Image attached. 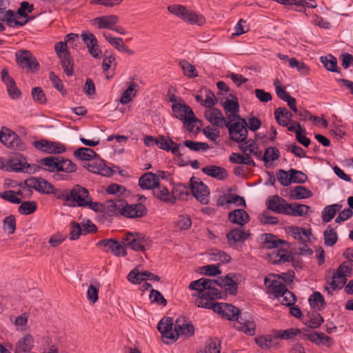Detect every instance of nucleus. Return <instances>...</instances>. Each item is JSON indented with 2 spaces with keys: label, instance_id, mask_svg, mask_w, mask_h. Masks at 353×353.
Wrapping results in <instances>:
<instances>
[{
  "label": "nucleus",
  "instance_id": "nucleus-1",
  "mask_svg": "<svg viewBox=\"0 0 353 353\" xmlns=\"http://www.w3.org/2000/svg\"><path fill=\"white\" fill-rule=\"evenodd\" d=\"M297 334L319 345L329 346L332 343V338L324 332H279L278 334L261 335L255 338V341L261 348H270L277 345L281 339H294Z\"/></svg>",
  "mask_w": 353,
  "mask_h": 353
},
{
  "label": "nucleus",
  "instance_id": "nucleus-2",
  "mask_svg": "<svg viewBox=\"0 0 353 353\" xmlns=\"http://www.w3.org/2000/svg\"><path fill=\"white\" fill-rule=\"evenodd\" d=\"M217 283L216 280L207 278H201L190 283L189 288L197 291L198 298L195 303L198 307H208L212 300L222 298V292L216 288Z\"/></svg>",
  "mask_w": 353,
  "mask_h": 353
},
{
  "label": "nucleus",
  "instance_id": "nucleus-3",
  "mask_svg": "<svg viewBox=\"0 0 353 353\" xmlns=\"http://www.w3.org/2000/svg\"><path fill=\"white\" fill-rule=\"evenodd\" d=\"M168 10L171 14L191 25L203 26L206 22L203 15L197 14L194 10L183 5H171L168 7Z\"/></svg>",
  "mask_w": 353,
  "mask_h": 353
},
{
  "label": "nucleus",
  "instance_id": "nucleus-4",
  "mask_svg": "<svg viewBox=\"0 0 353 353\" xmlns=\"http://www.w3.org/2000/svg\"><path fill=\"white\" fill-rule=\"evenodd\" d=\"M0 141L8 148L23 151L26 145L14 131L6 127L0 130Z\"/></svg>",
  "mask_w": 353,
  "mask_h": 353
},
{
  "label": "nucleus",
  "instance_id": "nucleus-5",
  "mask_svg": "<svg viewBox=\"0 0 353 353\" xmlns=\"http://www.w3.org/2000/svg\"><path fill=\"white\" fill-rule=\"evenodd\" d=\"M207 308L212 309L214 312L230 321L239 320L241 314L239 308L225 303H213L212 301Z\"/></svg>",
  "mask_w": 353,
  "mask_h": 353
},
{
  "label": "nucleus",
  "instance_id": "nucleus-6",
  "mask_svg": "<svg viewBox=\"0 0 353 353\" xmlns=\"http://www.w3.org/2000/svg\"><path fill=\"white\" fill-rule=\"evenodd\" d=\"M123 243L125 247L134 251H145L150 246V241L139 233H126L123 238Z\"/></svg>",
  "mask_w": 353,
  "mask_h": 353
},
{
  "label": "nucleus",
  "instance_id": "nucleus-7",
  "mask_svg": "<svg viewBox=\"0 0 353 353\" xmlns=\"http://www.w3.org/2000/svg\"><path fill=\"white\" fill-rule=\"evenodd\" d=\"M352 268L347 265V262H343L337 268L336 272L332 276V280L327 283L332 290L341 289L347 281V278L351 276Z\"/></svg>",
  "mask_w": 353,
  "mask_h": 353
},
{
  "label": "nucleus",
  "instance_id": "nucleus-8",
  "mask_svg": "<svg viewBox=\"0 0 353 353\" xmlns=\"http://www.w3.org/2000/svg\"><path fill=\"white\" fill-rule=\"evenodd\" d=\"M18 65L28 72H35L39 68V63L33 54L28 50H19L15 54Z\"/></svg>",
  "mask_w": 353,
  "mask_h": 353
},
{
  "label": "nucleus",
  "instance_id": "nucleus-9",
  "mask_svg": "<svg viewBox=\"0 0 353 353\" xmlns=\"http://www.w3.org/2000/svg\"><path fill=\"white\" fill-rule=\"evenodd\" d=\"M192 195L203 204H208L210 201V190L203 181L194 176L190 181Z\"/></svg>",
  "mask_w": 353,
  "mask_h": 353
},
{
  "label": "nucleus",
  "instance_id": "nucleus-10",
  "mask_svg": "<svg viewBox=\"0 0 353 353\" xmlns=\"http://www.w3.org/2000/svg\"><path fill=\"white\" fill-rule=\"evenodd\" d=\"M228 130L231 140L238 143L244 142L248 134L246 120L241 119V122L236 121L232 125L229 124Z\"/></svg>",
  "mask_w": 353,
  "mask_h": 353
},
{
  "label": "nucleus",
  "instance_id": "nucleus-11",
  "mask_svg": "<svg viewBox=\"0 0 353 353\" xmlns=\"http://www.w3.org/2000/svg\"><path fill=\"white\" fill-rule=\"evenodd\" d=\"M264 284L268 289V293L275 298L281 297L287 289L285 285L280 281V275L270 274L264 279Z\"/></svg>",
  "mask_w": 353,
  "mask_h": 353
},
{
  "label": "nucleus",
  "instance_id": "nucleus-12",
  "mask_svg": "<svg viewBox=\"0 0 353 353\" xmlns=\"http://www.w3.org/2000/svg\"><path fill=\"white\" fill-rule=\"evenodd\" d=\"M121 215L130 219H137L145 216L148 213L146 207L141 203L128 204L124 202Z\"/></svg>",
  "mask_w": 353,
  "mask_h": 353
},
{
  "label": "nucleus",
  "instance_id": "nucleus-13",
  "mask_svg": "<svg viewBox=\"0 0 353 353\" xmlns=\"http://www.w3.org/2000/svg\"><path fill=\"white\" fill-rule=\"evenodd\" d=\"M70 201L79 207H87L90 196L88 190L79 185H76L70 190Z\"/></svg>",
  "mask_w": 353,
  "mask_h": 353
},
{
  "label": "nucleus",
  "instance_id": "nucleus-14",
  "mask_svg": "<svg viewBox=\"0 0 353 353\" xmlns=\"http://www.w3.org/2000/svg\"><path fill=\"white\" fill-rule=\"evenodd\" d=\"M1 79L6 84L7 91L10 98L17 99L21 96V91L17 87L14 80L9 75L8 71L6 68H3L1 72Z\"/></svg>",
  "mask_w": 353,
  "mask_h": 353
},
{
  "label": "nucleus",
  "instance_id": "nucleus-15",
  "mask_svg": "<svg viewBox=\"0 0 353 353\" xmlns=\"http://www.w3.org/2000/svg\"><path fill=\"white\" fill-rule=\"evenodd\" d=\"M119 17L117 15H107L96 17L91 20V24L97 26L99 29H114V26L119 22Z\"/></svg>",
  "mask_w": 353,
  "mask_h": 353
},
{
  "label": "nucleus",
  "instance_id": "nucleus-16",
  "mask_svg": "<svg viewBox=\"0 0 353 353\" xmlns=\"http://www.w3.org/2000/svg\"><path fill=\"white\" fill-rule=\"evenodd\" d=\"M97 245L104 247L105 248V252L111 250V252L116 256H124L127 254L124 247L113 239L101 240L97 243Z\"/></svg>",
  "mask_w": 353,
  "mask_h": 353
},
{
  "label": "nucleus",
  "instance_id": "nucleus-17",
  "mask_svg": "<svg viewBox=\"0 0 353 353\" xmlns=\"http://www.w3.org/2000/svg\"><path fill=\"white\" fill-rule=\"evenodd\" d=\"M8 167L11 171L30 172V165L27 163L26 157L17 153L9 160Z\"/></svg>",
  "mask_w": 353,
  "mask_h": 353
},
{
  "label": "nucleus",
  "instance_id": "nucleus-18",
  "mask_svg": "<svg viewBox=\"0 0 353 353\" xmlns=\"http://www.w3.org/2000/svg\"><path fill=\"white\" fill-rule=\"evenodd\" d=\"M205 119L213 125L223 128L225 124V118L221 111L217 108H210L205 112Z\"/></svg>",
  "mask_w": 353,
  "mask_h": 353
},
{
  "label": "nucleus",
  "instance_id": "nucleus-19",
  "mask_svg": "<svg viewBox=\"0 0 353 353\" xmlns=\"http://www.w3.org/2000/svg\"><path fill=\"white\" fill-rule=\"evenodd\" d=\"M156 145H159V147L162 150L171 151L175 156L181 154L179 150L181 145L175 143L172 139L169 137L160 136L157 139Z\"/></svg>",
  "mask_w": 353,
  "mask_h": 353
},
{
  "label": "nucleus",
  "instance_id": "nucleus-20",
  "mask_svg": "<svg viewBox=\"0 0 353 353\" xmlns=\"http://www.w3.org/2000/svg\"><path fill=\"white\" fill-rule=\"evenodd\" d=\"M266 205L268 209L280 214L285 213L287 202L282 197L278 195L270 196L266 201Z\"/></svg>",
  "mask_w": 353,
  "mask_h": 353
},
{
  "label": "nucleus",
  "instance_id": "nucleus-21",
  "mask_svg": "<svg viewBox=\"0 0 353 353\" xmlns=\"http://www.w3.org/2000/svg\"><path fill=\"white\" fill-rule=\"evenodd\" d=\"M103 37L109 42V43L117 48L119 51L125 52L128 55L134 54V51L130 49L123 42L121 37H112L110 33L103 32L102 33Z\"/></svg>",
  "mask_w": 353,
  "mask_h": 353
},
{
  "label": "nucleus",
  "instance_id": "nucleus-22",
  "mask_svg": "<svg viewBox=\"0 0 353 353\" xmlns=\"http://www.w3.org/2000/svg\"><path fill=\"white\" fill-rule=\"evenodd\" d=\"M139 183L143 189H154L159 183V179L152 172H146L140 177Z\"/></svg>",
  "mask_w": 353,
  "mask_h": 353
},
{
  "label": "nucleus",
  "instance_id": "nucleus-23",
  "mask_svg": "<svg viewBox=\"0 0 353 353\" xmlns=\"http://www.w3.org/2000/svg\"><path fill=\"white\" fill-rule=\"evenodd\" d=\"M310 208L304 204H300L298 203H288L286 205V210H285L284 214L290 215L293 216H304L307 214V212Z\"/></svg>",
  "mask_w": 353,
  "mask_h": 353
},
{
  "label": "nucleus",
  "instance_id": "nucleus-24",
  "mask_svg": "<svg viewBox=\"0 0 353 353\" xmlns=\"http://www.w3.org/2000/svg\"><path fill=\"white\" fill-rule=\"evenodd\" d=\"M228 219L233 223L244 225L250 221V216L245 210L236 209L229 213Z\"/></svg>",
  "mask_w": 353,
  "mask_h": 353
},
{
  "label": "nucleus",
  "instance_id": "nucleus-25",
  "mask_svg": "<svg viewBox=\"0 0 353 353\" xmlns=\"http://www.w3.org/2000/svg\"><path fill=\"white\" fill-rule=\"evenodd\" d=\"M174 117L181 121L184 120L188 116H193V111L191 108L180 103H174L172 105Z\"/></svg>",
  "mask_w": 353,
  "mask_h": 353
},
{
  "label": "nucleus",
  "instance_id": "nucleus-26",
  "mask_svg": "<svg viewBox=\"0 0 353 353\" xmlns=\"http://www.w3.org/2000/svg\"><path fill=\"white\" fill-rule=\"evenodd\" d=\"M261 239L263 241L261 246L265 249H273L278 248L280 244L288 245L285 241L278 239L276 236L272 234L264 233L261 235Z\"/></svg>",
  "mask_w": 353,
  "mask_h": 353
},
{
  "label": "nucleus",
  "instance_id": "nucleus-27",
  "mask_svg": "<svg viewBox=\"0 0 353 353\" xmlns=\"http://www.w3.org/2000/svg\"><path fill=\"white\" fill-rule=\"evenodd\" d=\"M274 117L280 125L285 127L292 120L293 114L285 108H278L274 111Z\"/></svg>",
  "mask_w": 353,
  "mask_h": 353
},
{
  "label": "nucleus",
  "instance_id": "nucleus-28",
  "mask_svg": "<svg viewBox=\"0 0 353 353\" xmlns=\"http://www.w3.org/2000/svg\"><path fill=\"white\" fill-rule=\"evenodd\" d=\"M249 235L250 233L241 230L239 228H234L231 230L227 234V239L228 243L230 245H233L239 242H244Z\"/></svg>",
  "mask_w": 353,
  "mask_h": 353
},
{
  "label": "nucleus",
  "instance_id": "nucleus-29",
  "mask_svg": "<svg viewBox=\"0 0 353 353\" xmlns=\"http://www.w3.org/2000/svg\"><path fill=\"white\" fill-rule=\"evenodd\" d=\"M237 328L241 331H255L256 324L253 317L248 313H245L243 316H239Z\"/></svg>",
  "mask_w": 353,
  "mask_h": 353
},
{
  "label": "nucleus",
  "instance_id": "nucleus-30",
  "mask_svg": "<svg viewBox=\"0 0 353 353\" xmlns=\"http://www.w3.org/2000/svg\"><path fill=\"white\" fill-rule=\"evenodd\" d=\"M216 281H218L216 285L225 288V290L230 294L234 295L236 294L238 285L230 276V274L226 275L224 278H219L218 280H216Z\"/></svg>",
  "mask_w": 353,
  "mask_h": 353
},
{
  "label": "nucleus",
  "instance_id": "nucleus-31",
  "mask_svg": "<svg viewBox=\"0 0 353 353\" xmlns=\"http://www.w3.org/2000/svg\"><path fill=\"white\" fill-rule=\"evenodd\" d=\"M202 172L214 178L224 179L228 176L227 171L225 168L216 165H209L202 168Z\"/></svg>",
  "mask_w": 353,
  "mask_h": 353
},
{
  "label": "nucleus",
  "instance_id": "nucleus-32",
  "mask_svg": "<svg viewBox=\"0 0 353 353\" xmlns=\"http://www.w3.org/2000/svg\"><path fill=\"white\" fill-rule=\"evenodd\" d=\"M303 322L311 328H317L323 322V319L316 311H312L303 317Z\"/></svg>",
  "mask_w": 353,
  "mask_h": 353
},
{
  "label": "nucleus",
  "instance_id": "nucleus-33",
  "mask_svg": "<svg viewBox=\"0 0 353 353\" xmlns=\"http://www.w3.org/2000/svg\"><path fill=\"white\" fill-rule=\"evenodd\" d=\"M85 167L89 171L103 176H108L112 174V170L107 167L101 160L97 161L96 163H88Z\"/></svg>",
  "mask_w": 353,
  "mask_h": 353
},
{
  "label": "nucleus",
  "instance_id": "nucleus-34",
  "mask_svg": "<svg viewBox=\"0 0 353 353\" xmlns=\"http://www.w3.org/2000/svg\"><path fill=\"white\" fill-rule=\"evenodd\" d=\"M19 16L14 15L12 10H8L5 12L3 20L6 21L7 25L12 28L21 27L28 21V19L25 21H20L19 20Z\"/></svg>",
  "mask_w": 353,
  "mask_h": 353
},
{
  "label": "nucleus",
  "instance_id": "nucleus-35",
  "mask_svg": "<svg viewBox=\"0 0 353 353\" xmlns=\"http://www.w3.org/2000/svg\"><path fill=\"white\" fill-rule=\"evenodd\" d=\"M308 301L310 306L316 310H322L326 307L325 299L319 292H314L311 294Z\"/></svg>",
  "mask_w": 353,
  "mask_h": 353
},
{
  "label": "nucleus",
  "instance_id": "nucleus-36",
  "mask_svg": "<svg viewBox=\"0 0 353 353\" xmlns=\"http://www.w3.org/2000/svg\"><path fill=\"white\" fill-rule=\"evenodd\" d=\"M74 156L80 161H89L93 158L97 157L98 154L92 149L80 148L74 152Z\"/></svg>",
  "mask_w": 353,
  "mask_h": 353
},
{
  "label": "nucleus",
  "instance_id": "nucleus-37",
  "mask_svg": "<svg viewBox=\"0 0 353 353\" xmlns=\"http://www.w3.org/2000/svg\"><path fill=\"white\" fill-rule=\"evenodd\" d=\"M139 85L135 82H131L128 88L123 92L120 99L121 103L125 105L132 101L133 97L136 96L137 90L136 88Z\"/></svg>",
  "mask_w": 353,
  "mask_h": 353
},
{
  "label": "nucleus",
  "instance_id": "nucleus-38",
  "mask_svg": "<svg viewBox=\"0 0 353 353\" xmlns=\"http://www.w3.org/2000/svg\"><path fill=\"white\" fill-rule=\"evenodd\" d=\"M174 331H194V327L190 320L181 316L175 321Z\"/></svg>",
  "mask_w": 353,
  "mask_h": 353
},
{
  "label": "nucleus",
  "instance_id": "nucleus-39",
  "mask_svg": "<svg viewBox=\"0 0 353 353\" xmlns=\"http://www.w3.org/2000/svg\"><path fill=\"white\" fill-rule=\"evenodd\" d=\"M194 332H161V339L165 344H172L178 340L181 335L186 334V338L192 336Z\"/></svg>",
  "mask_w": 353,
  "mask_h": 353
},
{
  "label": "nucleus",
  "instance_id": "nucleus-40",
  "mask_svg": "<svg viewBox=\"0 0 353 353\" xmlns=\"http://www.w3.org/2000/svg\"><path fill=\"white\" fill-rule=\"evenodd\" d=\"M59 59L65 73L68 76H72L74 74V61L70 54H63Z\"/></svg>",
  "mask_w": 353,
  "mask_h": 353
},
{
  "label": "nucleus",
  "instance_id": "nucleus-41",
  "mask_svg": "<svg viewBox=\"0 0 353 353\" xmlns=\"http://www.w3.org/2000/svg\"><path fill=\"white\" fill-rule=\"evenodd\" d=\"M312 196V192L309 189L303 186H296L294 188L290 195V197L293 199H302L310 198Z\"/></svg>",
  "mask_w": 353,
  "mask_h": 353
},
{
  "label": "nucleus",
  "instance_id": "nucleus-42",
  "mask_svg": "<svg viewBox=\"0 0 353 353\" xmlns=\"http://www.w3.org/2000/svg\"><path fill=\"white\" fill-rule=\"evenodd\" d=\"M34 345V339L32 336L28 334L19 340L17 347L19 350L24 352H30Z\"/></svg>",
  "mask_w": 353,
  "mask_h": 353
},
{
  "label": "nucleus",
  "instance_id": "nucleus-43",
  "mask_svg": "<svg viewBox=\"0 0 353 353\" xmlns=\"http://www.w3.org/2000/svg\"><path fill=\"white\" fill-rule=\"evenodd\" d=\"M274 263H281L288 262L292 260V255L285 249L278 250L272 254Z\"/></svg>",
  "mask_w": 353,
  "mask_h": 353
},
{
  "label": "nucleus",
  "instance_id": "nucleus-44",
  "mask_svg": "<svg viewBox=\"0 0 353 353\" xmlns=\"http://www.w3.org/2000/svg\"><path fill=\"white\" fill-rule=\"evenodd\" d=\"M153 193L157 198L163 201L174 203V199L170 196L168 189L160 186L159 184L154 189Z\"/></svg>",
  "mask_w": 353,
  "mask_h": 353
},
{
  "label": "nucleus",
  "instance_id": "nucleus-45",
  "mask_svg": "<svg viewBox=\"0 0 353 353\" xmlns=\"http://www.w3.org/2000/svg\"><path fill=\"white\" fill-rule=\"evenodd\" d=\"M321 61L324 67L329 71L338 72L337 59L334 56L330 54L325 57H321Z\"/></svg>",
  "mask_w": 353,
  "mask_h": 353
},
{
  "label": "nucleus",
  "instance_id": "nucleus-46",
  "mask_svg": "<svg viewBox=\"0 0 353 353\" xmlns=\"http://www.w3.org/2000/svg\"><path fill=\"white\" fill-rule=\"evenodd\" d=\"M183 74L189 78H194L198 77V72L195 67L186 60H181L179 62Z\"/></svg>",
  "mask_w": 353,
  "mask_h": 353
},
{
  "label": "nucleus",
  "instance_id": "nucleus-47",
  "mask_svg": "<svg viewBox=\"0 0 353 353\" xmlns=\"http://www.w3.org/2000/svg\"><path fill=\"white\" fill-rule=\"evenodd\" d=\"M147 271L140 272L137 269L132 270L128 275V279L130 282L135 284H139L143 281H147Z\"/></svg>",
  "mask_w": 353,
  "mask_h": 353
},
{
  "label": "nucleus",
  "instance_id": "nucleus-48",
  "mask_svg": "<svg viewBox=\"0 0 353 353\" xmlns=\"http://www.w3.org/2000/svg\"><path fill=\"white\" fill-rule=\"evenodd\" d=\"M338 240V235L334 229L328 226L324 232V241L327 246H333Z\"/></svg>",
  "mask_w": 353,
  "mask_h": 353
},
{
  "label": "nucleus",
  "instance_id": "nucleus-49",
  "mask_svg": "<svg viewBox=\"0 0 353 353\" xmlns=\"http://www.w3.org/2000/svg\"><path fill=\"white\" fill-rule=\"evenodd\" d=\"M37 208V204L35 201H24L18 208L20 214L23 215H28L34 213Z\"/></svg>",
  "mask_w": 353,
  "mask_h": 353
},
{
  "label": "nucleus",
  "instance_id": "nucleus-50",
  "mask_svg": "<svg viewBox=\"0 0 353 353\" xmlns=\"http://www.w3.org/2000/svg\"><path fill=\"white\" fill-rule=\"evenodd\" d=\"M279 157L280 152L278 148L275 147H268L266 148L263 156V161L265 163L269 161H274L278 160Z\"/></svg>",
  "mask_w": 353,
  "mask_h": 353
},
{
  "label": "nucleus",
  "instance_id": "nucleus-51",
  "mask_svg": "<svg viewBox=\"0 0 353 353\" xmlns=\"http://www.w3.org/2000/svg\"><path fill=\"white\" fill-rule=\"evenodd\" d=\"M40 164L48 167L50 172L58 171L59 158L54 157H48L40 160Z\"/></svg>",
  "mask_w": 353,
  "mask_h": 353
},
{
  "label": "nucleus",
  "instance_id": "nucleus-52",
  "mask_svg": "<svg viewBox=\"0 0 353 353\" xmlns=\"http://www.w3.org/2000/svg\"><path fill=\"white\" fill-rule=\"evenodd\" d=\"M77 165L69 159H59L58 171H62L67 173L74 172L77 170Z\"/></svg>",
  "mask_w": 353,
  "mask_h": 353
},
{
  "label": "nucleus",
  "instance_id": "nucleus-53",
  "mask_svg": "<svg viewBox=\"0 0 353 353\" xmlns=\"http://www.w3.org/2000/svg\"><path fill=\"white\" fill-rule=\"evenodd\" d=\"M222 105L224 108L225 113H238L239 111V104L237 99H227L223 103Z\"/></svg>",
  "mask_w": 353,
  "mask_h": 353
},
{
  "label": "nucleus",
  "instance_id": "nucleus-54",
  "mask_svg": "<svg viewBox=\"0 0 353 353\" xmlns=\"http://www.w3.org/2000/svg\"><path fill=\"white\" fill-rule=\"evenodd\" d=\"M172 198L174 199V201L177 198L181 200H183L185 199L187 196L189 195V188L183 184H177L173 190Z\"/></svg>",
  "mask_w": 353,
  "mask_h": 353
},
{
  "label": "nucleus",
  "instance_id": "nucleus-55",
  "mask_svg": "<svg viewBox=\"0 0 353 353\" xmlns=\"http://www.w3.org/2000/svg\"><path fill=\"white\" fill-rule=\"evenodd\" d=\"M184 145L192 151H205L210 148L209 145L204 142H197L191 140H186Z\"/></svg>",
  "mask_w": 353,
  "mask_h": 353
},
{
  "label": "nucleus",
  "instance_id": "nucleus-56",
  "mask_svg": "<svg viewBox=\"0 0 353 353\" xmlns=\"http://www.w3.org/2000/svg\"><path fill=\"white\" fill-rule=\"evenodd\" d=\"M289 65L292 68H296L303 75H307L309 73L310 68L305 63L299 61L296 58L290 59Z\"/></svg>",
  "mask_w": 353,
  "mask_h": 353
},
{
  "label": "nucleus",
  "instance_id": "nucleus-57",
  "mask_svg": "<svg viewBox=\"0 0 353 353\" xmlns=\"http://www.w3.org/2000/svg\"><path fill=\"white\" fill-rule=\"evenodd\" d=\"M29 314L27 313H23L22 314L14 316H10V320L13 323L17 329H23V327L28 323Z\"/></svg>",
  "mask_w": 353,
  "mask_h": 353
},
{
  "label": "nucleus",
  "instance_id": "nucleus-58",
  "mask_svg": "<svg viewBox=\"0 0 353 353\" xmlns=\"http://www.w3.org/2000/svg\"><path fill=\"white\" fill-rule=\"evenodd\" d=\"M66 148L63 144L48 141V144L46 145L45 152L49 154H61L64 152Z\"/></svg>",
  "mask_w": 353,
  "mask_h": 353
},
{
  "label": "nucleus",
  "instance_id": "nucleus-59",
  "mask_svg": "<svg viewBox=\"0 0 353 353\" xmlns=\"http://www.w3.org/2000/svg\"><path fill=\"white\" fill-rule=\"evenodd\" d=\"M289 173L290 174L291 176L292 183H304L307 180V175L302 171L291 168L289 170Z\"/></svg>",
  "mask_w": 353,
  "mask_h": 353
},
{
  "label": "nucleus",
  "instance_id": "nucleus-60",
  "mask_svg": "<svg viewBox=\"0 0 353 353\" xmlns=\"http://www.w3.org/2000/svg\"><path fill=\"white\" fill-rule=\"evenodd\" d=\"M175 225L180 230H188L192 225V220L189 216L181 214L176 221Z\"/></svg>",
  "mask_w": 353,
  "mask_h": 353
},
{
  "label": "nucleus",
  "instance_id": "nucleus-61",
  "mask_svg": "<svg viewBox=\"0 0 353 353\" xmlns=\"http://www.w3.org/2000/svg\"><path fill=\"white\" fill-rule=\"evenodd\" d=\"M295 124L298 127V131L296 132V139L297 141L305 147H308L311 141L309 138L303 135V134L305 133V130L301 127L299 122L295 121Z\"/></svg>",
  "mask_w": 353,
  "mask_h": 353
},
{
  "label": "nucleus",
  "instance_id": "nucleus-62",
  "mask_svg": "<svg viewBox=\"0 0 353 353\" xmlns=\"http://www.w3.org/2000/svg\"><path fill=\"white\" fill-rule=\"evenodd\" d=\"M54 185L48 183L46 179L39 178V181L36 189L37 191L42 194H50L53 192Z\"/></svg>",
  "mask_w": 353,
  "mask_h": 353
},
{
  "label": "nucleus",
  "instance_id": "nucleus-63",
  "mask_svg": "<svg viewBox=\"0 0 353 353\" xmlns=\"http://www.w3.org/2000/svg\"><path fill=\"white\" fill-rule=\"evenodd\" d=\"M3 230L9 234H12L16 230V219L14 216L10 215L3 219Z\"/></svg>",
  "mask_w": 353,
  "mask_h": 353
},
{
  "label": "nucleus",
  "instance_id": "nucleus-64",
  "mask_svg": "<svg viewBox=\"0 0 353 353\" xmlns=\"http://www.w3.org/2000/svg\"><path fill=\"white\" fill-rule=\"evenodd\" d=\"M204 351L207 353H220L221 346L220 341L218 339H209L206 341L205 348Z\"/></svg>",
  "mask_w": 353,
  "mask_h": 353
}]
</instances>
